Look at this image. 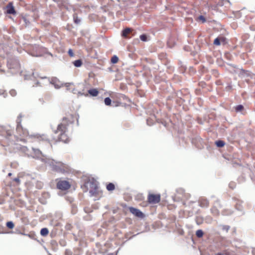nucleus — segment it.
Masks as SVG:
<instances>
[{"label": "nucleus", "mask_w": 255, "mask_h": 255, "mask_svg": "<svg viewBox=\"0 0 255 255\" xmlns=\"http://www.w3.org/2000/svg\"><path fill=\"white\" fill-rule=\"evenodd\" d=\"M213 43L215 45H220L221 44L220 38L219 37L216 38L214 40Z\"/></svg>", "instance_id": "393cba45"}, {"label": "nucleus", "mask_w": 255, "mask_h": 255, "mask_svg": "<svg viewBox=\"0 0 255 255\" xmlns=\"http://www.w3.org/2000/svg\"><path fill=\"white\" fill-rule=\"evenodd\" d=\"M235 111L238 113V112H242L244 109V107L243 106L241 105H238L237 106H236L235 107Z\"/></svg>", "instance_id": "dca6fc26"}, {"label": "nucleus", "mask_w": 255, "mask_h": 255, "mask_svg": "<svg viewBox=\"0 0 255 255\" xmlns=\"http://www.w3.org/2000/svg\"><path fill=\"white\" fill-rule=\"evenodd\" d=\"M111 100L110 98L107 97L105 99L104 102L106 105L110 106L111 104Z\"/></svg>", "instance_id": "b1692460"}, {"label": "nucleus", "mask_w": 255, "mask_h": 255, "mask_svg": "<svg viewBox=\"0 0 255 255\" xmlns=\"http://www.w3.org/2000/svg\"><path fill=\"white\" fill-rule=\"evenodd\" d=\"M6 12L7 13L12 14H15L16 13V11L13 6L12 2H9L8 4L6 5Z\"/></svg>", "instance_id": "6e6552de"}, {"label": "nucleus", "mask_w": 255, "mask_h": 255, "mask_svg": "<svg viewBox=\"0 0 255 255\" xmlns=\"http://www.w3.org/2000/svg\"><path fill=\"white\" fill-rule=\"evenodd\" d=\"M212 213L215 216H218L219 215V211L216 207H212L211 209Z\"/></svg>", "instance_id": "a211bd4d"}, {"label": "nucleus", "mask_w": 255, "mask_h": 255, "mask_svg": "<svg viewBox=\"0 0 255 255\" xmlns=\"http://www.w3.org/2000/svg\"><path fill=\"white\" fill-rule=\"evenodd\" d=\"M220 42H224L226 40V38L224 37H220Z\"/></svg>", "instance_id": "7c9ffc66"}, {"label": "nucleus", "mask_w": 255, "mask_h": 255, "mask_svg": "<svg viewBox=\"0 0 255 255\" xmlns=\"http://www.w3.org/2000/svg\"><path fill=\"white\" fill-rule=\"evenodd\" d=\"M13 181H14L15 182L18 183H19L20 182V180L18 178H15L14 179H13Z\"/></svg>", "instance_id": "c756f323"}, {"label": "nucleus", "mask_w": 255, "mask_h": 255, "mask_svg": "<svg viewBox=\"0 0 255 255\" xmlns=\"http://www.w3.org/2000/svg\"><path fill=\"white\" fill-rule=\"evenodd\" d=\"M140 39L143 41H146L147 40V37L146 35L142 34L140 36Z\"/></svg>", "instance_id": "a878e982"}, {"label": "nucleus", "mask_w": 255, "mask_h": 255, "mask_svg": "<svg viewBox=\"0 0 255 255\" xmlns=\"http://www.w3.org/2000/svg\"><path fill=\"white\" fill-rule=\"evenodd\" d=\"M6 134H7V138H8L9 136H10L11 135V132H10L9 131H6Z\"/></svg>", "instance_id": "2f4dec72"}, {"label": "nucleus", "mask_w": 255, "mask_h": 255, "mask_svg": "<svg viewBox=\"0 0 255 255\" xmlns=\"http://www.w3.org/2000/svg\"><path fill=\"white\" fill-rule=\"evenodd\" d=\"M48 233L49 231L46 228H42L40 231V234L42 236L45 237L48 235Z\"/></svg>", "instance_id": "2eb2a0df"}, {"label": "nucleus", "mask_w": 255, "mask_h": 255, "mask_svg": "<svg viewBox=\"0 0 255 255\" xmlns=\"http://www.w3.org/2000/svg\"><path fill=\"white\" fill-rule=\"evenodd\" d=\"M106 188L108 191H112L115 189V186L113 183H109L107 184Z\"/></svg>", "instance_id": "4468645a"}, {"label": "nucleus", "mask_w": 255, "mask_h": 255, "mask_svg": "<svg viewBox=\"0 0 255 255\" xmlns=\"http://www.w3.org/2000/svg\"><path fill=\"white\" fill-rule=\"evenodd\" d=\"M65 86L67 88V90L68 91H69L74 94L76 93V90H75L74 86L73 84L70 83H66L65 84Z\"/></svg>", "instance_id": "9b49d317"}, {"label": "nucleus", "mask_w": 255, "mask_h": 255, "mask_svg": "<svg viewBox=\"0 0 255 255\" xmlns=\"http://www.w3.org/2000/svg\"><path fill=\"white\" fill-rule=\"evenodd\" d=\"M203 234V232L201 230H198L196 232V235L198 238H202Z\"/></svg>", "instance_id": "aec40b11"}, {"label": "nucleus", "mask_w": 255, "mask_h": 255, "mask_svg": "<svg viewBox=\"0 0 255 255\" xmlns=\"http://www.w3.org/2000/svg\"><path fill=\"white\" fill-rule=\"evenodd\" d=\"M10 94L11 95L14 96L16 95V92L14 90H12L10 91Z\"/></svg>", "instance_id": "cd10ccee"}, {"label": "nucleus", "mask_w": 255, "mask_h": 255, "mask_svg": "<svg viewBox=\"0 0 255 255\" xmlns=\"http://www.w3.org/2000/svg\"><path fill=\"white\" fill-rule=\"evenodd\" d=\"M128 209L130 212L135 216L140 218H143L144 217V214L139 209L133 207H129Z\"/></svg>", "instance_id": "39448f33"}, {"label": "nucleus", "mask_w": 255, "mask_h": 255, "mask_svg": "<svg viewBox=\"0 0 255 255\" xmlns=\"http://www.w3.org/2000/svg\"><path fill=\"white\" fill-rule=\"evenodd\" d=\"M6 227L10 229H12L14 228V225L11 221H9L6 223Z\"/></svg>", "instance_id": "4be33fe9"}, {"label": "nucleus", "mask_w": 255, "mask_h": 255, "mask_svg": "<svg viewBox=\"0 0 255 255\" xmlns=\"http://www.w3.org/2000/svg\"><path fill=\"white\" fill-rule=\"evenodd\" d=\"M76 121L78 122V118L75 114L68 113L63 118L61 122L58 124L57 129L54 131V133L58 134L57 138L49 139L44 135L39 134L31 135L29 136L38 141H48V142H57L62 141L67 143L70 141L69 137L67 134L68 128L73 125Z\"/></svg>", "instance_id": "f257e3e1"}, {"label": "nucleus", "mask_w": 255, "mask_h": 255, "mask_svg": "<svg viewBox=\"0 0 255 255\" xmlns=\"http://www.w3.org/2000/svg\"><path fill=\"white\" fill-rule=\"evenodd\" d=\"M18 135L21 137H25L29 135V133L26 129L22 127V130L21 131H16Z\"/></svg>", "instance_id": "9d476101"}, {"label": "nucleus", "mask_w": 255, "mask_h": 255, "mask_svg": "<svg viewBox=\"0 0 255 255\" xmlns=\"http://www.w3.org/2000/svg\"><path fill=\"white\" fill-rule=\"evenodd\" d=\"M68 54L70 56H73L74 53L72 50V49H69L68 51Z\"/></svg>", "instance_id": "c85d7f7f"}, {"label": "nucleus", "mask_w": 255, "mask_h": 255, "mask_svg": "<svg viewBox=\"0 0 255 255\" xmlns=\"http://www.w3.org/2000/svg\"><path fill=\"white\" fill-rule=\"evenodd\" d=\"M71 184L67 180L59 179L56 184L57 188L62 191H66L70 188Z\"/></svg>", "instance_id": "7ed1b4c3"}, {"label": "nucleus", "mask_w": 255, "mask_h": 255, "mask_svg": "<svg viewBox=\"0 0 255 255\" xmlns=\"http://www.w3.org/2000/svg\"><path fill=\"white\" fill-rule=\"evenodd\" d=\"M73 19L74 22L76 24H78L80 22V19L78 18L77 14L75 13L73 15Z\"/></svg>", "instance_id": "412c9836"}, {"label": "nucleus", "mask_w": 255, "mask_h": 255, "mask_svg": "<svg viewBox=\"0 0 255 255\" xmlns=\"http://www.w3.org/2000/svg\"><path fill=\"white\" fill-rule=\"evenodd\" d=\"M22 116L20 114L17 117V120H16V131H21L22 130V127L21 125V122H22Z\"/></svg>", "instance_id": "0eeeda50"}, {"label": "nucleus", "mask_w": 255, "mask_h": 255, "mask_svg": "<svg viewBox=\"0 0 255 255\" xmlns=\"http://www.w3.org/2000/svg\"><path fill=\"white\" fill-rule=\"evenodd\" d=\"M215 255H222L221 254H220V253H218V254H216Z\"/></svg>", "instance_id": "72a5a7b5"}, {"label": "nucleus", "mask_w": 255, "mask_h": 255, "mask_svg": "<svg viewBox=\"0 0 255 255\" xmlns=\"http://www.w3.org/2000/svg\"><path fill=\"white\" fill-rule=\"evenodd\" d=\"M79 94H80L81 95H82L80 92H78Z\"/></svg>", "instance_id": "c9c22d12"}, {"label": "nucleus", "mask_w": 255, "mask_h": 255, "mask_svg": "<svg viewBox=\"0 0 255 255\" xmlns=\"http://www.w3.org/2000/svg\"><path fill=\"white\" fill-rule=\"evenodd\" d=\"M147 199L150 204H157L160 201V195L159 194H150L148 195Z\"/></svg>", "instance_id": "20e7f679"}, {"label": "nucleus", "mask_w": 255, "mask_h": 255, "mask_svg": "<svg viewBox=\"0 0 255 255\" xmlns=\"http://www.w3.org/2000/svg\"><path fill=\"white\" fill-rule=\"evenodd\" d=\"M53 170L62 173H68L70 171V167L61 162H56L52 165Z\"/></svg>", "instance_id": "f03ea898"}, {"label": "nucleus", "mask_w": 255, "mask_h": 255, "mask_svg": "<svg viewBox=\"0 0 255 255\" xmlns=\"http://www.w3.org/2000/svg\"><path fill=\"white\" fill-rule=\"evenodd\" d=\"M216 144L218 147H222L225 145V143L223 140H218L216 141Z\"/></svg>", "instance_id": "6ab92c4d"}, {"label": "nucleus", "mask_w": 255, "mask_h": 255, "mask_svg": "<svg viewBox=\"0 0 255 255\" xmlns=\"http://www.w3.org/2000/svg\"><path fill=\"white\" fill-rule=\"evenodd\" d=\"M198 203H199V206L202 208H207L209 205V201L207 199H206L204 197L200 198L199 199Z\"/></svg>", "instance_id": "423d86ee"}, {"label": "nucleus", "mask_w": 255, "mask_h": 255, "mask_svg": "<svg viewBox=\"0 0 255 255\" xmlns=\"http://www.w3.org/2000/svg\"><path fill=\"white\" fill-rule=\"evenodd\" d=\"M11 175V173H8L9 176H10Z\"/></svg>", "instance_id": "f704fd0d"}, {"label": "nucleus", "mask_w": 255, "mask_h": 255, "mask_svg": "<svg viewBox=\"0 0 255 255\" xmlns=\"http://www.w3.org/2000/svg\"><path fill=\"white\" fill-rule=\"evenodd\" d=\"M198 19H199L200 20H202L203 21V22H204L206 21L205 18L203 16H202V15L199 16L198 17Z\"/></svg>", "instance_id": "bb28decb"}, {"label": "nucleus", "mask_w": 255, "mask_h": 255, "mask_svg": "<svg viewBox=\"0 0 255 255\" xmlns=\"http://www.w3.org/2000/svg\"><path fill=\"white\" fill-rule=\"evenodd\" d=\"M111 60L112 63L116 64L118 62L119 58L117 56L115 55L112 57Z\"/></svg>", "instance_id": "5701e85b"}, {"label": "nucleus", "mask_w": 255, "mask_h": 255, "mask_svg": "<svg viewBox=\"0 0 255 255\" xmlns=\"http://www.w3.org/2000/svg\"><path fill=\"white\" fill-rule=\"evenodd\" d=\"M50 82L52 84L54 85L55 87L56 88H59L62 86V84L56 78H52Z\"/></svg>", "instance_id": "1a4fd4ad"}, {"label": "nucleus", "mask_w": 255, "mask_h": 255, "mask_svg": "<svg viewBox=\"0 0 255 255\" xmlns=\"http://www.w3.org/2000/svg\"><path fill=\"white\" fill-rule=\"evenodd\" d=\"M88 93L92 96H97L99 94V91L96 89H92L88 90Z\"/></svg>", "instance_id": "ddd939ff"}, {"label": "nucleus", "mask_w": 255, "mask_h": 255, "mask_svg": "<svg viewBox=\"0 0 255 255\" xmlns=\"http://www.w3.org/2000/svg\"><path fill=\"white\" fill-rule=\"evenodd\" d=\"M132 29L130 28H125L122 32V35L124 37H127L128 34H129L130 32H131Z\"/></svg>", "instance_id": "f8f14e48"}, {"label": "nucleus", "mask_w": 255, "mask_h": 255, "mask_svg": "<svg viewBox=\"0 0 255 255\" xmlns=\"http://www.w3.org/2000/svg\"><path fill=\"white\" fill-rule=\"evenodd\" d=\"M73 64L76 67H79L82 65V61L80 59L76 60L73 62Z\"/></svg>", "instance_id": "f3484780"}, {"label": "nucleus", "mask_w": 255, "mask_h": 255, "mask_svg": "<svg viewBox=\"0 0 255 255\" xmlns=\"http://www.w3.org/2000/svg\"><path fill=\"white\" fill-rule=\"evenodd\" d=\"M20 140H21V141H24V142H25V139H22V138H21V139H20Z\"/></svg>", "instance_id": "473e14b6"}]
</instances>
